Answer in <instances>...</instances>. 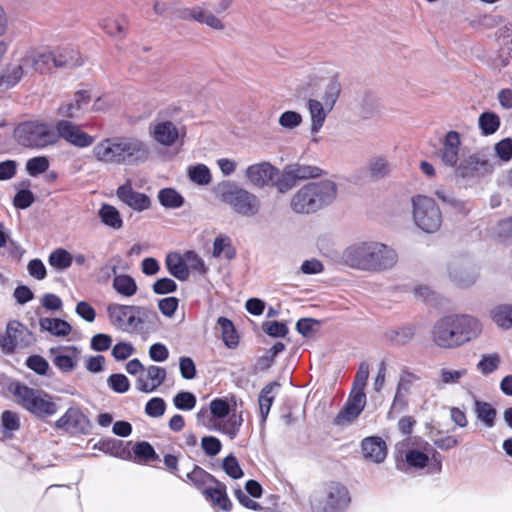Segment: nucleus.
Listing matches in <instances>:
<instances>
[{
	"label": "nucleus",
	"mask_w": 512,
	"mask_h": 512,
	"mask_svg": "<svg viewBox=\"0 0 512 512\" xmlns=\"http://www.w3.org/2000/svg\"><path fill=\"white\" fill-rule=\"evenodd\" d=\"M92 155L96 161L106 165L135 164L147 160L149 148L137 137L115 136L94 145Z\"/></svg>",
	"instance_id": "obj_1"
},
{
	"label": "nucleus",
	"mask_w": 512,
	"mask_h": 512,
	"mask_svg": "<svg viewBox=\"0 0 512 512\" xmlns=\"http://www.w3.org/2000/svg\"><path fill=\"white\" fill-rule=\"evenodd\" d=\"M343 261L354 269L379 272L393 268L398 255L393 248L383 243L369 241L347 247L343 252Z\"/></svg>",
	"instance_id": "obj_2"
},
{
	"label": "nucleus",
	"mask_w": 512,
	"mask_h": 512,
	"mask_svg": "<svg viewBox=\"0 0 512 512\" xmlns=\"http://www.w3.org/2000/svg\"><path fill=\"white\" fill-rule=\"evenodd\" d=\"M481 332L482 324L477 318L455 314L440 318L433 326L432 336L437 346L455 348L477 338Z\"/></svg>",
	"instance_id": "obj_3"
},
{
	"label": "nucleus",
	"mask_w": 512,
	"mask_h": 512,
	"mask_svg": "<svg viewBox=\"0 0 512 512\" xmlns=\"http://www.w3.org/2000/svg\"><path fill=\"white\" fill-rule=\"evenodd\" d=\"M337 196V185L332 180L310 182L292 197L291 209L298 214H309L331 204Z\"/></svg>",
	"instance_id": "obj_4"
},
{
	"label": "nucleus",
	"mask_w": 512,
	"mask_h": 512,
	"mask_svg": "<svg viewBox=\"0 0 512 512\" xmlns=\"http://www.w3.org/2000/svg\"><path fill=\"white\" fill-rule=\"evenodd\" d=\"M214 193L221 202L241 216L254 217L260 212L261 201L258 196L234 182L219 183L214 188Z\"/></svg>",
	"instance_id": "obj_5"
},
{
	"label": "nucleus",
	"mask_w": 512,
	"mask_h": 512,
	"mask_svg": "<svg viewBox=\"0 0 512 512\" xmlns=\"http://www.w3.org/2000/svg\"><path fill=\"white\" fill-rule=\"evenodd\" d=\"M107 315L110 324L114 328L129 334L140 332L149 316H157L154 311L146 307L119 303L109 304Z\"/></svg>",
	"instance_id": "obj_6"
},
{
	"label": "nucleus",
	"mask_w": 512,
	"mask_h": 512,
	"mask_svg": "<svg viewBox=\"0 0 512 512\" xmlns=\"http://www.w3.org/2000/svg\"><path fill=\"white\" fill-rule=\"evenodd\" d=\"M18 143L27 148L42 149L57 143L54 127L47 122L27 121L15 129Z\"/></svg>",
	"instance_id": "obj_7"
},
{
	"label": "nucleus",
	"mask_w": 512,
	"mask_h": 512,
	"mask_svg": "<svg viewBox=\"0 0 512 512\" xmlns=\"http://www.w3.org/2000/svg\"><path fill=\"white\" fill-rule=\"evenodd\" d=\"M350 494L345 485L330 481L311 499L313 512H342L350 503Z\"/></svg>",
	"instance_id": "obj_8"
},
{
	"label": "nucleus",
	"mask_w": 512,
	"mask_h": 512,
	"mask_svg": "<svg viewBox=\"0 0 512 512\" xmlns=\"http://www.w3.org/2000/svg\"><path fill=\"white\" fill-rule=\"evenodd\" d=\"M413 220L425 233H435L442 225V213L435 200L424 195L412 198Z\"/></svg>",
	"instance_id": "obj_9"
},
{
	"label": "nucleus",
	"mask_w": 512,
	"mask_h": 512,
	"mask_svg": "<svg viewBox=\"0 0 512 512\" xmlns=\"http://www.w3.org/2000/svg\"><path fill=\"white\" fill-rule=\"evenodd\" d=\"M494 169L489 154L481 150L464 156L454 169V175L465 182H471L491 175Z\"/></svg>",
	"instance_id": "obj_10"
},
{
	"label": "nucleus",
	"mask_w": 512,
	"mask_h": 512,
	"mask_svg": "<svg viewBox=\"0 0 512 512\" xmlns=\"http://www.w3.org/2000/svg\"><path fill=\"white\" fill-rule=\"evenodd\" d=\"M19 403L29 412L39 417H47L57 412V405L47 394L36 391L26 385L17 384L14 390Z\"/></svg>",
	"instance_id": "obj_11"
},
{
	"label": "nucleus",
	"mask_w": 512,
	"mask_h": 512,
	"mask_svg": "<svg viewBox=\"0 0 512 512\" xmlns=\"http://www.w3.org/2000/svg\"><path fill=\"white\" fill-rule=\"evenodd\" d=\"M420 380L421 377L408 368H403L401 370L396 386L395 395L388 413L389 416H391L392 413H401L407 409L408 396L410 395L415 383Z\"/></svg>",
	"instance_id": "obj_12"
},
{
	"label": "nucleus",
	"mask_w": 512,
	"mask_h": 512,
	"mask_svg": "<svg viewBox=\"0 0 512 512\" xmlns=\"http://www.w3.org/2000/svg\"><path fill=\"white\" fill-rule=\"evenodd\" d=\"M55 129L58 139L62 138L69 144L78 148L89 147L95 141L93 136L82 131L80 126L67 119L57 121L55 124Z\"/></svg>",
	"instance_id": "obj_13"
},
{
	"label": "nucleus",
	"mask_w": 512,
	"mask_h": 512,
	"mask_svg": "<svg viewBox=\"0 0 512 512\" xmlns=\"http://www.w3.org/2000/svg\"><path fill=\"white\" fill-rule=\"evenodd\" d=\"M461 146L460 134L457 131H448L442 139L441 147L438 151L441 163L454 170L461 161Z\"/></svg>",
	"instance_id": "obj_14"
},
{
	"label": "nucleus",
	"mask_w": 512,
	"mask_h": 512,
	"mask_svg": "<svg viewBox=\"0 0 512 512\" xmlns=\"http://www.w3.org/2000/svg\"><path fill=\"white\" fill-rule=\"evenodd\" d=\"M278 173V168L264 161L248 166L245 176L252 186L263 189L273 186L274 179L278 176Z\"/></svg>",
	"instance_id": "obj_15"
},
{
	"label": "nucleus",
	"mask_w": 512,
	"mask_h": 512,
	"mask_svg": "<svg viewBox=\"0 0 512 512\" xmlns=\"http://www.w3.org/2000/svg\"><path fill=\"white\" fill-rule=\"evenodd\" d=\"M116 196L121 202L137 212L148 210L151 207L150 197L135 191L130 179L117 188Z\"/></svg>",
	"instance_id": "obj_16"
},
{
	"label": "nucleus",
	"mask_w": 512,
	"mask_h": 512,
	"mask_svg": "<svg viewBox=\"0 0 512 512\" xmlns=\"http://www.w3.org/2000/svg\"><path fill=\"white\" fill-rule=\"evenodd\" d=\"M28 330L18 321H10L7 324L6 334L0 338V346L6 353H12L17 347L27 345L25 337L28 336Z\"/></svg>",
	"instance_id": "obj_17"
},
{
	"label": "nucleus",
	"mask_w": 512,
	"mask_h": 512,
	"mask_svg": "<svg viewBox=\"0 0 512 512\" xmlns=\"http://www.w3.org/2000/svg\"><path fill=\"white\" fill-rule=\"evenodd\" d=\"M80 353V349L75 346L54 347L49 350L53 364L64 373L74 370Z\"/></svg>",
	"instance_id": "obj_18"
},
{
	"label": "nucleus",
	"mask_w": 512,
	"mask_h": 512,
	"mask_svg": "<svg viewBox=\"0 0 512 512\" xmlns=\"http://www.w3.org/2000/svg\"><path fill=\"white\" fill-rule=\"evenodd\" d=\"M25 67L28 68L30 74H46L53 67V55L50 50H29L24 55Z\"/></svg>",
	"instance_id": "obj_19"
},
{
	"label": "nucleus",
	"mask_w": 512,
	"mask_h": 512,
	"mask_svg": "<svg viewBox=\"0 0 512 512\" xmlns=\"http://www.w3.org/2000/svg\"><path fill=\"white\" fill-rule=\"evenodd\" d=\"M166 369L156 365H150L146 369L145 377L140 375L136 381V387L143 393H151L163 384L166 379Z\"/></svg>",
	"instance_id": "obj_20"
},
{
	"label": "nucleus",
	"mask_w": 512,
	"mask_h": 512,
	"mask_svg": "<svg viewBox=\"0 0 512 512\" xmlns=\"http://www.w3.org/2000/svg\"><path fill=\"white\" fill-rule=\"evenodd\" d=\"M28 68L25 67L23 56L14 63L6 66L0 76V91L8 90L17 85L24 76L29 75Z\"/></svg>",
	"instance_id": "obj_21"
},
{
	"label": "nucleus",
	"mask_w": 512,
	"mask_h": 512,
	"mask_svg": "<svg viewBox=\"0 0 512 512\" xmlns=\"http://www.w3.org/2000/svg\"><path fill=\"white\" fill-rule=\"evenodd\" d=\"M154 140L163 146H172L179 137V130L171 121H159L150 125Z\"/></svg>",
	"instance_id": "obj_22"
},
{
	"label": "nucleus",
	"mask_w": 512,
	"mask_h": 512,
	"mask_svg": "<svg viewBox=\"0 0 512 512\" xmlns=\"http://www.w3.org/2000/svg\"><path fill=\"white\" fill-rule=\"evenodd\" d=\"M362 454L364 458L375 463H381L387 456V446L385 441L377 436L364 438L361 443Z\"/></svg>",
	"instance_id": "obj_23"
},
{
	"label": "nucleus",
	"mask_w": 512,
	"mask_h": 512,
	"mask_svg": "<svg viewBox=\"0 0 512 512\" xmlns=\"http://www.w3.org/2000/svg\"><path fill=\"white\" fill-rule=\"evenodd\" d=\"M89 101L90 97L85 91H78L73 100L59 106L57 114L67 119H78Z\"/></svg>",
	"instance_id": "obj_24"
},
{
	"label": "nucleus",
	"mask_w": 512,
	"mask_h": 512,
	"mask_svg": "<svg viewBox=\"0 0 512 512\" xmlns=\"http://www.w3.org/2000/svg\"><path fill=\"white\" fill-rule=\"evenodd\" d=\"M213 484L215 485L214 487H207L203 490V495L214 506L224 511H230L232 503L227 495L226 485L219 480Z\"/></svg>",
	"instance_id": "obj_25"
},
{
	"label": "nucleus",
	"mask_w": 512,
	"mask_h": 512,
	"mask_svg": "<svg viewBox=\"0 0 512 512\" xmlns=\"http://www.w3.org/2000/svg\"><path fill=\"white\" fill-rule=\"evenodd\" d=\"M280 383L277 381L266 384L259 393L258 403L260 410L261 422L264 424L269 415L271 406L276 398Z\"/></svg>",
	"instance_id": "obj_26"
},
{
	"label": "nucleus",
	"mask_w": 512,
	"mask_h": 512,
	"mask_svg": "<svg viewBox=\"0 0 512 512\" xmlns=\"http://www.w3.org/2000/svg\"><path fill=\"white\" fill-rule=\"evenodd\" d=\"M50 52L54 68H71L82 64L78 51L72 48H56Z\"/></svg>",
	"instance_id": "obj_27"
},
{
	"label": "nucleus",
	"mask_w": 512,
	"mask_h": 512,
	"mask_svg": "<svg viewBox=\"0 0 512 512\" xmlns=\"http://www.w3.org/2000/svg\"><path fill=\"white\" fill-rule=\"evenodd\" d=\"M307 108L311 118V133L317 134L323 127L326 117L330 111L326 109L324 103L316 99H309L307 102Z\"/></svg>",
	"instance_id": "obj_28"
},
{
	"label": "nucleus",
	"mask_w": 512,
	"mask_h": 512,
	"mask_svg": "<svg viewBox=\"0 0 512 512\" xmlns=\"http://www.w3.org/2000/svg\"><path fill=\"white\" fill-rule=\"evenodd\" d=\"M86 422L85 415L77 408H69L63 416L56 421V427L65 431L82 429Z\"/></svg>",
	"instance_id": "obj_29"
},
{
	"label": "nucleus",
	"mask_w": 512,
	"mask_h": 512,
	"mask_svg": "<svg viewBox=\"0 0 512 512\" xmlns=\"http://www.w3.org/2000/svg\"><path fill=\"white\" fill-rule=\"evenodd\" d=\"M99 25L108 35L121 39L126 35L128 20L124 16H107L100 20Z\"/></svg>",
	"instance_id": "obj_30"
},
{
	"label": "nucleus",
	"mask_w": 512,
	"mask_h": 512,
	"mask_svg": "<svg viewBox=\"0 0 512 512\" xmlns=\"http://www.w3.org/2000/svg\"><path fill=\"white\" fill-rule=\"evenodd\" d=\"M242 423L243 418L241 414H231L226 419L223 418L218 421H213L212 430L219 431L227 435L230 439H235L240 431Z\"/></svg>",
	"instance_id": "obj_31"
},
{
	"label": "nucleus",
	"mask_w": 512,
	"mask_h": 512,
	"mask_svg": "<svg viewBox=\"0 0 512 512\" xmlns=\"http://www.w3.org/2000/svg\"><path fill=\"white\" fill-rule=\"evenodd\" d=\"M165 265L168 272L180 281L189 278V268L185 260L178 253H169L166 256Z\"/></svg>",
	"instance_id": "obj_32"
},
{
	"label": "nucleus",
	"mask_w": 512,
	"mask_h": 512,
	"mask_svg": "<svg viewBox=\"0 0 512 512\" xmlns=\"http://www.w3.org/2000/svg\"><path fill=\"white\" fill-rule=\"evenodd\" d=\"M39 326L42 331H47L57 337H65L72 331L71 325L60 318H40Z\"/></svg>",
	"instance_id": "obj_33"
},
{
	"label": "nucleus",
	"mask_w": 512,
	"mask_h": 512,
	"mask_svg": "<svg viewBox=\"0 0 512 512\" xmlns=\"http://www.w3.org/2000/svg\"><path fill=\"white\" fill-rule=\"evenodd\" d=\"M185 18H192L193 20L204 23L208 25L209 27L215 29V30H224L225 25L214 14L211 12L204 10L200 7L193 8L187 12V15L184 16Z\"/></svg>",
	"instance_id": "obj_34"
},
{
	"label": "nucleus",
	"mask_w": 512,
	"mask_h": 512,
	"mask_svg": "<svg viewBox=\"0 0 512 512\" xmlns=\"http://www.w3.org/2000/svg\"><path fill=\"white\" fill-rule=\"evenodd\" d=\"M112 286L118 294L127 298L134 296L138 289L134 278L127 274L116 275Z\"/></svg>",
	"instance_id": "obj_35"
},
{
	"label": "nucleus",
	"mask_w": 512,
	"mask_h": 512,
	"mask_svg": "<svg viewBox=\"0 0 512 512\" xmlns=\"http://www.w3.org/2000/svg\"><path fill=\"white\" fill-rule=\"evenodd\" d=\"M415 335V328L411 325L399 329H389L385 332V338L393 345L401 346L410 342Z\"/></svg>",
	"instance_id": "obj_36"
},
{
	"label": "nucleus",
	"mask_w": 512,
	"mask_h": 512,
	"mask_svg": "<svg viewBox=\"0 0 512 512\" xmlns=\"http://www.w3.org/2000/svg\"><path fill=\"white\" fill-rule=\"evenodd\" d=\"M468 370L466 368H448L443 367L438 372V387H444L447 385H455L460 383L461 379L467 376Z\"/></svg>",
	"instance_id": "obj_37"
},
{
	"label": "nucleus",
	"mask_w": 512,
	"mask_h": 512,
	"mask_svg": "<svg viewBox=\"0 0 512 512\" xmlns=\"http://www.w3.org/2000/svg\"><path fill=\"white\" fill-rule=\"evenodd\" d=\"M98 214L104 225L115 230H119L122 228L123 220L121 218L120 212L114 206L104 204L100 208Z\"/></svg>",
	"instance_id": "obj_38"
},
{
	"label": "nucleus",
	"mask_w": 512,
	"mask_h": 512,
	"mask_svg": "<svg viewBox=\"0 0 512 512\" xmlns=\"http://www.w3.org/2000/svg\"><path fill=\"white\" fill-rule=\"evenodd\" d=\"M500 118L499 116L490 111H485L480 114L478 118V126L481 131V134L484 136L493 135L500 128Z\"/></svg>",
	"instance_id": "obj_39"
},
{
	"label": "nucleus",
	"mask_w": 512,
	"mask_h": 512,
	"mask_svg": "<svg viewBox=\"0 0 512 512\" xmlns=\"http://www.w3.org/2000/svg\"><path fill=\"white\" fill-rule=\"evenodd\" d=\"M474 405L477 419L487 428H492L495 425L496 409L490 403L480 400H475Z\"/></svg>",
	"instance_id": "obj_40"
},
{
	"label": "nucleus",
	"mask_w": 512,
	"mask_h": 512,
	"mask_svg": "<svg viewBox=\"0 0 512 512\" xmlns=\"http://www.w3.org/2000/svg\"><path fill=\"white\" fill-rule=\"evenodd\" d=\"M449 278L459 286H470L472 285L476 279L477 274L468 271L466 268L461 266L452 265L448 268Z\"/></svg>",
	"instance_id": "obj_41"
},
{
	"label": "nucleus",
	"mask_w": 512,
	"mask_h": 512,
	"mask_svg": "<svg viewBox=\"0 0 512 512\" xmlns=\"http://www.w3.org/2000/svg\"><path fill=\"white\" fill-rule=\"evenodd\" d=\"M223 253L228 260L233 259L236 255L231 238L225 234H220L213 242V256L219 258Z\"/></svg>",
	"instance_id": "obj_42"
},
{
	"label": "nucleus",
	"mask_w": 512,
	"mask_h": 512,
	"mask_svg": "<svg viewBox=\"0 0 512 512\" xmlns=\"http://www.w3.org/2000/svg\"><path fill=\"white\" fill-rule=\"evenodd\" d=\"M187 481L194 485L197 489H202L208 484L217 482V479L202 467L195 465L193 470L186 475Z\"/></svg>",
	"instance_id": "obj_43"
},
{
	"label": "nucleus",
	"mask_w": 512,
	"mask_h": 512,
	"mask_svg": "<svg viewBox=\"0 0 512 512\" xmlns=\"http://www.w3.org/2000/svg\"><path fill=\"white\" fill-rule=\"evenodd\" d=\"M160 204L168 209H176L184 204V198L173 188H163L158 192Z\"/></svg>",
	"instance_id": "obj_44"
},
{
	"label": "nucleus",
	"mask_w": 512,
	"mask_h": 512,
	"mask_svg": "<svg viewBox=\"0 0 512 512\" xmlns=\"http://www.w3.org/2000/svg\"><path fill=\"white\" fill-rule=\"evenodd\" d=\"M72 262L73 256L62 248L52 251L48 257L49 265L59 271L68 269L72 265Z\"/></svg>",
	"instance_id": "obj_45"
},
{
	"label": "nucleus",
	"mask_w": 512,
	"mask_h": 512,
	"mask_svg": "<svg viewBox=\"0 0 512 512\" xmlns=\"http://www.w3.org/2000/svg\"><path fill=\"white\" fill-rule=\"evenodd\" d=\"M217 323L222 330V339L224 344L230 349L236 348L239 343V339L232 321L225 317H219Z\"/></svg>",
	"instance_id": "obj_46"
},
{
	"label": "nucleus",
	"mask_w": 512,
	"mask_h": 512,
	"mask_svg": "<svg viewBox=\"0 0 512 512\" xmlns=\"http://www.w3.org/2000/svg\"><path fill=\"white\" fill-rule=\"evenodd\" d=\"M435 195L458 213L466 215L470 211L468 202L457 199L452 193H448L443 189H438L436 190Z\"/></svg>",
	"instance_id": "obj_47"
},
{
	"label": "nucleus",
	"mask_w": 512,
	"mask_h": 512,
	"mask_svg": "<svg viewBox=\"0 0 512 512\" xmlns=\"http://www.w3.org/2000/svg\"><path fill=\"white\" fill-rule=\"evenodd\" d=\"M297 183L289 166H286L282 172L274 179L273 187H276L280 193H286L291 190Z\"/></svg>",
	"instance_id": "obj_48"
},
{
	"label": "nucleus",
	"mask_w": 512,
	"mask_h": 512,
	"mask_svg": "<svg viewBox=\"0 0 512 512\" xmlns=\"http://www.w3.org/2000/svg\"><path fill=\"white\" fill-rule=\"evenodd\" d=\"M493 321L502 328L508 329L512 326V306L499 305L491 311Z\"/></svg>",
	"instance_id": "obj_49"
},
{
	"label": "nucleus",
	"mask_w": 512,
	"mask_h": 512,
	"mask_svg": "<svg viewBox=\"0 0 512 512\" xmlns=\"http://www.w3.org/2000/svg\"><path fill=\"white\" fill-rule=\"evenodd\" d=\"M341 84L337 78L330 80L323 94V102L326 109L331 111L340 95Z\"/></svg>",
	"instance_id": "obj_50"
},
{
	"label": "nucleus",
	"mask_w": 512,
	"mask_h": 512,
	"mask_svg": "<svg viewBox=\"0 0 512 512\" xmlns=\"http://www.w3.org/2000/svg\"><path fill=\"white\" fill-rule=\"evenodd\" d=\"M188 176L192 182L198 185H208L211 182L210 170L204 164L189 167Z\"/></svg>",
	"instance_id": "obj_51"
},
{
	"label": "nucleus",
	"mask_w": 512,
	"mask_h": 512,
	"mask_svg": "<svg viewBox=\"0 0 512 512\" xmlns=\"http://www.w3.org/2000/svg\"><path fill=\"white\" fill-rule=\"evenodd\" d=\"M490 232L494 237L512 242V216L498 221L490 228Z\"/></svg>",
	"instance_id": "obj_52"
},
{
	"label": "nucleus",
	"mask_w": 512,
	"mask_h": 512,
	"mask_svg": "<svg viewBox=\"0 0 512 512\" xmlns=\"http://www.w3.org/2000/svg\"><path fill=\"white\" fill-rule=\"evenodd\" d=\"M288 166L291 169L297 182L299 180H305V179H309V178L318 177L321 175V172H322V170L316 166L301 165V164H291Z\"/></svg>",
	"instance_id": "obj_53"
},
{
	"label": "nucleus",
	"mask_w": 512,
	"mask_h": 512,
	"mask_svg": "<svg viewBox=\"0 0 512 512\" xmlns=\"http://www.w3.org/2000/svg\"><path fill=\"white\" fill-rule=\"evenodd\" d=\"M500 362V356L497 353L486 354L477 363V369L483 375H488L498 369Z\"/></svg>",
	"instance_id": "obj_54"
},
{
	"label": "nucleus",
	"mask_w": 512,
	"mask_h": 512,
	"mask_svg": "<svg viewBox=\"0 0 512 512\" xmlns=\"http://www.w3.org/2000/svg\"><path fill=\"white\" fill-rule=\"evenodd\" d=\"M369 171L372 177L380 179L390 172V165L383 157H375L369 162Z\"/></svg>",
	"instance_id": "obj_55"
},
{
	"label": "nucleus",
	"mask_w": 512,
	"mask_h": 512,
	"mask_svg": "<svg viewBox=\"0 0 512 512\" xmlns=\"http://www.w3.org/2000/svg\"><path fill=\"white\" fill-rule=\"evenodd\" d=\"M210 414L214 417V421L226 418L230 412V406L226 399L216 398L209 404Z\"/></svg>",
	"instance_id": "obj_56"
},
{
	"label": "nucleus",
	"mask_w": 512,
	"mask_h": 512,
	"mask_svg": "<svg viewBox=\"0 0 512 512\" xmlns=\"http://www.w3.org/2000/svg\"><path fill=\"white\" fill-rule=\"evenodd\" d=\"M361 413L355 410L353 407L344 404L343 408L338 412L334 418V424L337 426H346L355 421Z\"/></svg>",
	"instance_id": "obj_57"
},
{
	"label": "nucleus",
	"mask_w": 512,
	"mask_h": 512,
	"mask_svg": "<svg viewBox=\"0 0 512 512\" xmlns=\"http://www.w3.org/2000/svg\"><path fill=\"white\" fill-rule=\"evenodd\" d=\"M196 397L191 392L182 391L177 393L173 398L174 406L183 411H190L196 405Z\"/></svg>",
	"instance_id": "obj_58"
},
{
	"label": "nucleus",
	"mask_w": 512,
	"mask_h": 512,
	"mask_svg": "<svg viewBox=\"0 0 512 512\" xmlns=\"http://www.w3.org/2000/svg\"><path fill=\"white\" fill-rule=\"evenodd\" d=\"M320 322L313 318H301L296 323V330L304 337H312L319 330Z\"/></svg>",
	"instance_id": "obj_59"
},
{
	"label": "nucleus",
	"mask_w": 512,
	"mask_h": 512,
	"mask_svg": "<svg viewBox=\"0 0 512 512\" xmlns=\"http://www.w3.org/2000/svg\"><path fill=\"white\" fill-rule=\"evenodd\" d=\"M405 461L410 467L424 468L429 462V457L422 451L410 449L405 454Z\"/></svg>",
	"instance_id": "obj_60"
},
{
	"label": "nucleus",
	"mask_w": 512,
	"mask_h": 512,
	"mask_svg": "<svg viewBox=\"0 0 512 512\" xmlns=\"http://www.w3.org/2000/svg\"><path fill=\"white\" fill-rule=\"evenodd\" d=\"M302 120L303 119L300 113L288 110L280 115L278 123L281 127L292 130L298 127L302 123Z\"/></svg>",
	"instance_id": "obj_61"
},
{
	"label": "nucleus",
	"mask_w": 512,
	"mask_h": 512,
	"mask_svg": "<svg viewBox=\"0 0 512 512\" xmlns=\"http://www.w3.org/2000/svg\"><path fill=\"white\" fill-rule=\"evenodd\" d=\"M107 384L114 392L120 394L127 392L130 388L129 379L124 374H111Z\"/></svg>",
	"instance_id": "obj_62"
},
{
	"label": "nucleus",
	"mask_w": 512,
	"mask_h": 512,
	"mask_svg": "<svg viewBox=\"0 0 512 512\" xmlns=\"http://www.w3.org/2000/svg\"><path fill=\"white\" fill-rule=\"evenodd\" d=\"M49 168V161L44 156L34 157L28 160L26 170L29 175L36 176L44 173Z\"/></svg>",
	"instance_id": "obj_63"
},
{
	"label": "nucleus",
	"mask_w": 512,
	"mask_h": 512,
	"mask_svg": "<svg viewBox=\"0 0 512 512\" xmlns=\"http://www.w3.org/2000/svg\"><path fill=\"white\" fill-rule=\"evenodd\" d=\"M496 156L502 162H509L512 159V139L504 138L497 142L494 146Z\"/></svg>",
	"instance_id": "obj_64"
}]
</instances>
